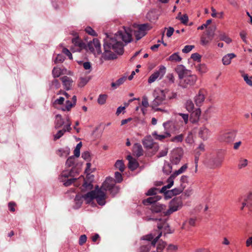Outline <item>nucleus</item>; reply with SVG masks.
<instances>
[{
	"label": "nucleus",
	"instance_id": "nucleus-59",
	"mask_svg": "<svg viewBox=\"0 0 252 252\" xmlns=\"http://www.w3.org/2000/svg\"><path fill=\"white\" fill-rule=\"evenodd\" d=\"M64 60V57L62 54H58L55 60V63H62Z\"/></svg>",
	"mask_w": 252,
	"mask_h": 252
},
{
	"label": "nucleus",
	"instance_id": "nucleus-15",
	"mask_svg": "<svg viewBox=\"0 0 252 252\" xmlns=\"http://www.w3.org/2000/svg\"><path fill=\"white\" fill-rule=\"evenodd\" d=\"M66 121H67L66 125L63 126L62 129L59 130L57 133L54 135V141H56L57 140L60 139L62 136L63 135L65 132H69L71 130V123L69 121V119L67 118L66 119Z\"/></svg>",
	"mask_w": 252,
	"mask_h": 252
},
{
	"label": "nucleus",
	"instance_id": "nucleus-19",
	"mask_svg": "<svg viewBox=\"0 0 252 252\" xmlns=\"http://www.w3.org/2000/svg\"><path fill=\"white\" fill-rule=\"evenodd\" d=\"M201 110L199 108L195 109L191 112L190 121L193 124H195L198 122L200 119L201 115Z\"/></svg>",
	"mask_w": 252,
	"mask_h": 252
},
{
	"label": "nucleus",
	"instance_id": "nucleus-38",
	"mask_svg": "<svg viewBox=\"0 0 252 252\" xmlns=\"http://www.w3.org/2000/svg\"><path fill=\"white\" fill-rule=\"evenodd\" d=\"M162 171L164 174L166 175L169 174L172 171L171 165L169 163H164L163 166Z\"/></svg>",
	"mask_w": 252,
	"mask_h": 252
},
{
	"label": "nucleus",
	"instance_id": "nucleus-36",
	"mask_svg": "<svg viewBox=\"0 0 252 252\" xmlns=\"http://www.w3.org/2000/svg\"><path fill=\"white\" fill-rule=\"evenodd\" d=\"M185 188L186 185H183V184H181L179 188H175L171 189V190L173 193V194L174 196H175L180 194L183 191Z\"/></svg>",
	"mask_w": 252,
	"mask_h": 252
},
{
	"label": "nucleus",
	"instance_id": "nucleus-26",
	"mask_svg": "<svg viewBox=\"0 0 252 252\" xmlns=\"http://www.w3.org/2000/svg\"><path fill=\"white\" fill-rule=\"evenodd\" d=\"M214 33L211 34L210 32L207 33V35H203L201 37V43L203 46H206L209 44L213 39Z\"/></svg>",
	"mask_w": 252,
	"mask_h": 252
},
{
	"label": "nucleus",
	"instance_id": "nucleus-5",
	"mask_svg": "<svg viewBox=\"0 0 252 252\" xmlns=\"http://www.w3.org/2000/svg\"><path fill=\"white\" fill-rule=\"evenodd\" d=\"M98 189H100L101 191L105 192L102 190L109 191L110 193L114 196L119 191L120 188L119 186L115 185V180L113 178L107 177L105 181L102 184L100 188H98Z\"/></svg>",
	"mask_w": 252,
	"mask_h": 252
},
{
	"label": "nucleus",
	"instance_id": "nucleus-58",
	"mask_svg": "<svg viewBox=\"0 0 252 252\" xmlns=\"http://www.w3.org/2000/svg\"><path fill=\"white\" fill-rule=\"evenodd\" d=\"M164 30H167V32H166V36L168 37H171L172 36V35L173 34L174 32V28L173 27H170L168 28H165Z\"/></svg>",
	"mask_w": 252,
	"mask_h": 252
},
{
	"label": "nucleus",
	"instance_id": "nucleus-40",
	"mask_svg": "<svg viewBox=\"0 0 252 252\" xmlns=\"http://www.w3.org/2000/svg\"><path fill=\"white\" fill-rule=\"evenodd\" d=\"M75 105L73 104L72 102H71L70 100H66L65 102V106L61 108V109L63 111H69L70 110L71 108Z\"/></svg>",
	"mask_w": 252,
	"mask_h": 252
},
{
	"label": "nucleus",
	"instance_id": "nucleus-12",
	"mask_svg": "<svg viewBox=\"0 0 252 252\" xmlns=\"http://www.w3.org/2000/svg\"><path fill=\"white\" fill-rule=\"evenodd\" d=\"M165 95L163 93V91H161L160 94L158 95L155 99L153 101L152 103V107L153 109L156 110V111H161V108H157L158 106L161 105L165 103Z\"/></svg>",
	"mask_w": 252,
	"mask_h": 252
},
{
	"label": "nucleus",
	"instance_id": "nucleus-47",
	"mask_svg": "<svg viewBox=\"0 0 252 252\" xmlns=\"http://www.w3.org/2000/svg\"><path fill=\"white\" fill-rule=\"evenodd\" d=\"M166 244L163 241H159L157 247V252H162L165 247Z\"/></svg>",
	"mask_w": 252,
	"mask_h": 252
},
{
	"label": "nucleus",
	"instance_id": "nucleus-24",
	"mask_svg": "<svg viewBox=\"0 0 252 252\" xmlns=\"http://www.w3.org/2000/svg\"><path fill=\"white\" fill-rule=\"evenodd\" d=\"M72 42L75 46L77 47V51H80L85 47V44L81 41L78 36L75 37L72 39Z\"/></svg>",
	"mask_w": 252,
	"mask_h": 252
},
{
	"label": "nucleus",
	"instance_id": "nucleus-45",
	"mask_svg": "<svg viewBox=\"0 0 252 252\" xmlns=\"http://www.w3.org/2000/svg\"><path fill=\"white\" fill-rule=\"evenodd\" d=\"M220 40L225 42L226 43L229 44L231 42L232 40L228 37L225 33H221L219 35Z\"/></svg>",
	"mask_w": 252,
	"mask_h": 252
},
{
	"label": "nucleus",
	"instance_id": "nucleus-4",
	"mask_svg": "<svg viewBox=\"0 0 252 252\" xmlns=\"http://www.w3.org/2000/svg\"><path fill=\"white\" fill-rule=\"evenodd\" d=\"M161 235L162 232L158 234L155 238L152 234L144 236L143 240H146L147 241L139 248L138 252H149L152 247H155L156 243Z\"/></svg>",
	"mask_w": 252,
	"mask_h": 252
},
{
	"label": "nucleus",
	"instance_id": "nucleus-51",
	"mask_svg": "<svg viewBox=\"0 0 252 252\" xmlns=\"http://www.w3.org/2000/svg\"><path fill=\"white\" fill-rule=\"evenodd\" d=\"M61 86L60 83L57 79H54L50 84V88H55V89H58L60 88Z\"/></svg>",
	"mask_w": 252,
	"mask_h": 252
},
{
	"label": "nucleus",
	"instance_id": "nucleus-60",
	"mask_svg": "<svg viewBox=\"0 0 252 252\" xmlns=\"http://www.w3.org/2000/svg\"><path fill=\"white\" fill-rule=\"evenodd\" d=\"M194 48L193 45H186L182 50V52L185 53L189 52Z\"/></svg>",
	"mask_w": 252,
	"mask_h": 252
},
{
	"label": "nucleus",
	"instance_id": "nucleus-35",
	"mask_svg": "<svg viewBox=\"0 0 252 252\" xmlns=\"http://www.w3.org/2000/svg\"><path fill=\"white\" fill-rule=\"evenodd\" d=\"M185 108L189 112H191L194 110V106L191 100H187L185 103Z\"/></svg>",
	"mask_w": 252,
	"mask_h": 252
},
{
	"label": "nucleus",
	"instance_id": "nucleus-33",
	"mask_svg": "<svg viewBox=\"0 0 252 252\" xmlns=\"http://www.w3.org/2000/svg\"><path fill=\"white\" fill-rule=\"evenodd\" d=\"M126 77H122L118 79L116 82L111 83V87L113 89H116L120 85H122L126 80Z\"/></svg>",
	"mask_w": 252,
	"mask_h": 252
},
{
	"label": "nucleus",
	"instance_id": "nucleus-10",
	"mask_svg": "<svg viewBox=\"0 0 252 252\" xmlns=\"http://www.w3.org/2000/svg\"><path fill=\"white\" fill-rule=\"evenodd\" d=\"M167 182L168 184L163 186L159 191V192L163 193L165 199H169L174 196L173 193L171 190H167L171 188L174 184V181L172 178H168Z\"/></svg>",
	"mask_w": 252,
	"mask_h": 252
},
{
	"label": "nucleus",
	"instance_id": "nucleus-2",
	"mask_svg": "<svg viewBox=\"0 0 252 252\" xmlns=\"http://www.w3.org/2000/svg\"><path fill=\"white\" fill-rule=\"evenodd\" d=\"M98 188V186H96L94 190L87 192L84 195L77 194L74 198L75 205L73 208L75 209H79L82 205L83 199L87 204L95 199L98 204L101 206L104 205L106 203V193Z\"/></svg>",
	"mask_w": 252,
	"mask_h": 252
},
{
	"label": "nucleus",
	"instance_id": "nucleus-34",
	"mask_svg": "<svg viewBox=\"0 0 252 252\" xmlns=\"http://www.w3.org/2000/svg\"><path fill=\"white\" fill-rule=\"evenodd\" d=\"M176 19L180 20L181 23L184 25H187L189 21V17L187 14H185L182 16L181 12L179 13Z\"/></svg>",
	"mask_w": 252,
	"mask_h": 252
},
{
	"label": "nucleus",
	"instance_id": "nucleus-64",
	"mask_svg": "<svg viewBox=\"0 0 252 252\" xmlns=\"http://www.w3.org/2000/svg\"><path fill=\"white\" fill-rule=\"evenodd\" d=\"M141 104L144 108H147L148 107L149 102L148 98L146 96H145L143 97Z\"/></svg>",
	"mask_w": 252,
	"mask_h": 252
},
{
	"label": "nucleus",
	"instance_id": "nucleus-1",
	"mask_svg": "<svg viewBox=\"0 0 252 252\" xmlns=\"http://www.w3.org/2000/svg\"><path fill=\"white\" fill-rule=\"evenodd\" d=\"M118 39H122L126 44L132 41L131 34L126 29L124 31H118L114 37H111L106 34L104 39V52L102 58L105 61L115 59L117 54L122 55L124 52V44Z\"/></svg>",
	"mask_w": 252,
	"mask_h": 252
},
{
	"label": "nucleus",
	"instance_id": "nucleus-8",
	"mask_svg": "<svg viewBox=\"0 0 252 252\" xmlns=\"http://www.w3.org/2000/svg\"><path fill=\"white\" fill-rule=\"evenodd\" d=\"M182 202L180 198H174L170 202L169 209L163 212L165 216H167L178 211L182 206Z\"/></svg>",
	"mask_w": 252,
	"mask_h": 252
},
{
	"label": "nucleus",
	"instance_id": "nucleus-61",
	"mask_svg": "<svg viewBox=\"0 0 252 252\" xmlns=\"http://www.w3.org/2000/svg\"><path fill=\"white\" fill-rule=\"evenodd\" d=\"M178 115L182 117L185 124H187L188 123L189 115L188 114H184V113H178Z\"/></svg>",
	"mask_w": 252,
	"mask_h": 252
},
{
	"label": "nucleus",
	"instance_id": "nucleus-17",
	"mask_svg": "<svg viewBox=\"0 0 252 252\" xmlns=\"http://www.w3.org/2000/svg\"><path fill=\"white\" fill-rule=\"evenodd\" d=\"M236 136L234 131H228L222 134L220 136V140L225 143H230L234 141Z\"/></svg>",
	"mask_w": 252,
	"mask_h": 252
},
{
	"label": "nucleus",
	"instance_id": "nucleus-42",
	"mask_svg": "<svg viewBox=\"0 0 252 252\" xmlns=\"http://www.w3.org/2000/svg\"><path fill=\"white\" fill-rule=\"evenodd\" d=\"M116 168L118 169L121 172H123L125 169V165L122 160H118L115 164Z\"/></svg>",
	"mask_w": 252,
	"mask_h": 252
},
{
	"label": "nucleus",
	"instance_id": "nucleus-28",
	"mask_svg": "<svg viewBox=\"0 0 252 252\" xmlns=\"http://www.w3.org/2000/svg\"><path fill=\"white\" fill-rule=\"evenodd\" d=\"M252 205V193H250L248 195L244 197V202L242 203L241 210H243L245 206H250Z\"/></svg>",
	"mask_w": 252,
	"mask_h": 252
},
{
	"label": "nucleus",
	"instance_id": "nucleus-29",
	"mask_svg": "<svg viewBox=\"0 0 252 252\" xmlns=\"http://www.w3.org/2000/svg\"><path fill=\"white\" fill-rule=\"evenodd\" d=\"M64 124V120L63 119L61 115L57 114L56 116V120L55 122V127L56 129L61 127Z\"/></svg>",
	"mask_w": 252,
	"mask_h": 252
},
{
	"label": "nucleus",
	"instance_id": "nucleus-63",
	"mask_svg": "<svg viewBox=\"0 0 252 252\" xmlns=\"http://www.w3.org/2000/svg\"><path fill=\"white\" fill-rule=\"evenodd\" d=\"M63 54H64L65 55H66L70 60L72 59V54H71V52L69 51V50L68 49H67V48H63Z\"/></svg>",
	"mask_w": 252,
	"mask_h": 252
},
{
	"label": "nucleus",
	"instance_id": "nucleus-25",
	"mask_svg": "<svg viewBox=\"0 0 252 252\" xmlns=\"http://www.w3.org/2000/svg\"><path fill=\"white\" fill-rule=\"evenodd\" d=\"M153 26L149 23H145L138 25V30L142 33H144L145 35L147 34V32L152 29Z\"/></svg>",
	"mask_w": 252,
	"mask_h": 252
},
{
	"label": "nucleus",
	"instance_id": "nucleus-27",
	"mask_svg": "<svg viewBox=\"0 0 252 252\" xmlns=\"http://www.w3.org/2000/svg\"><path fill=\"white\" fill-rule=\"evenodd\" d=\"M133 153L137 157L142 156L143 150L142 146L138 143L135 144L133 147Z\"/></svg>",
	"mask_w": 252,
	"mask_h": 252
},
{
	"label": "nucleus",
	"instance_id": "nucleus-31",
	"mask_svg": "<svg viewBox=\"0 0 252 252\" xmlns=\"http://www.w3.org/2000/svg\"><path fill=\"white\" fill-rule=\"evenodd\" d=\"M236 55L233 53H229L225 55L222 59V62L224 65H226L230 63L231 60L235 57Z\"/></svg>",
	"mask_w": 252,
	"mask_h": 252
},
{
	"label": "nucleus",
	"instance_id": "nucleus-23",
	"mask_svg": "<svg viewBox=\"0 0 252 252\" xmlns=\"http://www.w3.org/2000/svg\"><path fill=\"white\" fill-rule=\"evenodd\" d=\"M79 180H82L83 181V183L82 186V190L83 191H87L89 190H91L93 188V185L92 183V181H87L86 179H85L83 177H79Z\"/></svg>",
	"mask_w": 252,
	"mask_h": 252
},
{
	"label": "nucleus",
	"instance_id": "nucleus-32",
	"mask_svg": "<svg viewBox=\"0 0 252 252\" xmlns=\"http://www.w3.org/2000/svg\"><path fill=\"white\" fill-rule=\"evenodd\" d=\"M186 70L183 65H179L175 68V71L177 73L180 79H183Z\"/></svg>",
	"mask_w": 252,
	"mask_h": 252
},
{
	"label": "nucleus",
	"instance_id": "nucleus-37",
	"mask_svg": "<svg viewBox=\"0 0 252 252\" xmlns=\"http://www.w3.org/2000/svg\"><path fill=\"white\" fill-rule=\"evenodd\" d=\"M184 138V135L180 134L172 137L170 141L174 143H180L183 141Z\"/></svg>",
	"mask_w": 252,
	"mask_h": 252
},
{
	"label": "nucleus",
	"instance_id": "nucleus-44",
	"mask_svg": "<svg viewBox=\"0 0 252 252\" xmlns=\"http://www.w3.org/2000/svg\"><path fill=\"white\" fill-rule=\"evenodd\" d=\"M107 95L105 94H100L97 99V102L99 104L103 105L106 102Z\"/></svg>",
	"mask_w": 252,
	"mask_h": 252
},
{
	"label": "nucleus",
	"instance_id": "nucleus-54",
	"mask_svg": "<svg viewBox=\"0 0 252 252\" xmlns=\"http://www.w3.org/2000/svg\"><path fill=\"white\" fill-rule=\"evenodd\" d=\"M115 183H121L123 181L122 175L121 173L119 172H116L115 173Z\"/></svg>",
	"mask_w": 252,
	"mask_h": 252
},
{
	"label": "nucleus",
	"instance_id": "nucleus-49",
	"mask_svg": "<svg viewBox=\"0 0 252 252\" xmlns=\"http://www.w3.org/2000/svg\"><path fill=\"white\" fill-rule=\"evenodd\" d=\"M159 190L156 188H152L148 190L147 192L146 193L148 196H152L154 195H156L158 192H159Z\"/></svg>",
	"mask_w": 252,
	"mask_h": 252
},
{
	"label": "nucleus",
	"instance_id": "nucleus-50",
	"mask_svg": "<svg viewBox=\"0 0 252 252\" xmlns=\"http://www.w3.org/2000/svg\"><path fill=\"white\" fill-rule=\"evenodd\" d=\"M52 74L54 78L59 77L61 74V69L58 67H54L52 70Z\"/></svg>",
	"mask_w": 252,
	"mask_h": 252
},
{
	"label": "nucleus",
	"instance_id": "nucleus-41",
	"mask_svg": "<svg viewBox=\"0 0 252 252\" xmlns=\"http://www.w3.org/2000/svg\"><path fill=\"white\" fill-rule=\"evenodd\" d=\"M169 60L173 62H179L181 61L182 58L179 56L178 53H175L172 54L169 57Z\"/></svg>",
	"mask_w": 252,
	"mask_h": 252
},
{
	"label": "nucleus",
	"instance_id": "nucleus-20",
	"mask_svg": "<svg viewBox=\"0 0 252 252\" xmlns=\"http://www.w3.org/2000/svg\"><path fill=\"white\" fill-rule=\"evenodd\" d=\"M61 79L62 81L64 89L66 90H70L73 84L72 79L70 77L67 76H64L61 77Z\"/></svg>",
	"mask_w": 252,
	"mask_h": 252
},
{
	"label": "nucleus",
	"instance_id": "nucleus-3",
	"mask_svg": "<svg viewBox=\"0 0 252 252\" xmlns=\"http://www.w3.org/2000/svg\"><path fill=\"white\" fill-rule=\"evenodd\" d=\"M161 197L158 195H155L150 197L143 201V203L145 205H151V210L153 213H161L165 211L166 206L158 202V201L161 199Z\"/></svg>",
	"mask_w": 252,
	"mask_h": 252
},
{
	"label": "nucleus",
	"instance_id": "nucleus-46",
	"mask_svg": "<svg viewBox=\"0 0 252 252\" xmlns=\"http://www.w3.org/2000/svg\"><path fill=\"white\" fill-rule=\"evenodd\" d=\"M75 159L74 156L69 157L66 160L65 165L67 167H71L74 165Z\"/></svg>",
	"mask_w": 252,
	"mask_h": 252
},
{
	"label": "nucleus",
	"instance_id": "nucleus-13",
	"mask_svg": "<svg viewBox=\"0 0 252 252\" xmlns=\"http://www.w3.org/2000/svg\"><path fill=\"white\" fill-rule=\"evenodd\" d=\"M88 49L92 53L96 52L97 54L101 53V45L99 41L97 38L94 39L88 43Z\"/></svg>",
	"mask_w": 252,
	"mask_h": 252
},
{
	"label": "nucleus",
	"instance_id": "nucleus-21",
	"mask_svg": "<svg viewBox=\"0 0 252 252\" xmlns=\"http://www.w3.org/2000/svg\"><path fill=\"white\" fill-rule=\"evenodd\" d=\"M127 159L128 160V167L132 171L135 170L139 166L137 161L133 158L130 155L127 156Z\"/></svg>",
	"mask_w": 252,
	"mask_h": 252
},
{
	"label": "nucleus",
	"instance_id": "nucleus-53",
	"mask_svg": "<svg viewBox=\"0 0 252 252\" xmlns=\"http://www.w3.org/2000/svg\"><path fill=\"white\" fill-rule=\"evenodd\" d=\"M76 180V178H71L69 179H66L65 180H62V181L63 182L64 186H65V187H67L71 185Z\"/></svg>",
	"mask_w": 252,
	"mask_h": 252
},
{
	"label": "nucleus",
	"instance_id": "nucleus-16",
	"mask_svg": "<svg viewBox=\"0 0 252 252\" xmlns=\"http://www.w3.org/2000/svg\"><path fill=\"white\" fill-rule=\"evenodd\" d=\"M206 92L204 90L201 89L194 97V101L197 106H201L204 102Z\"/></svg>",
	"mask_w": 252,
	"mask_h": 252
},
{
	"label": "nucleus",
	"instance_id": "nucleus-30",
	"mask_svg": "<svg viewBox=\"0 0 252 252\" xmlns=\"http://www.w3.org/2000/svg\"><path fill=\"white\" fill-rule=\"evenodd\" d=\"M187 164H185L182 167H181L178 170H176L169 178H172V180L174 181V179L177 176L184 173L187 170Z\"/></svg>",
	"mask_w": 252,
	"mask_h": 252
},
{
	"label": "nucleus",
	"instance_id": "nucleus-56",
	"mask_svg": "<svg viewBox=\"0 0 252 252\" xmlns=\"http://www.w3.org/2000/svg\"><path fill=\"white\" fill-rule=\"evenodd\" d=\"M201 56L197 53H193L191 56V58L194 61L200 62Z\"/></svg>",
	"mask_w": 252,
	"mask_h": 252
},
{
	"label": "nucleus",
	"instance_id": "nucleus-48",
	"mask_svg": "<svg viewBox=\"0 0 252 252\" xmlns=\"http://www.w3.org/2000/svg\"><path fill=\"white\" fill-rule=\"evenodd\" d=\"M214 164L213 165H210V167L211 168H215L218 167L220 166L222 160L220 159H217L216 160H213Z\"/></svg>",
	"mask_w": 252,
	"mask_h": 252
},
{
	"label": "nucleus",
	"instance_id": "nucleus-9",
	"mask_svg": "<svg viewBox=\"0 0 252 252\" xmlns=\"http://www.w3.org/2000/svg\"><path fill=\"white\" fill-rule=\"evenodd\" d=\"M166 73V67L163 65H160L158 69L156 70L149 77L148 82L151 84L157 80L161 79Z\"/></svg>",
	"mask_w": 252,
	"mask_h": 252
},
{
	"label": "nucleus",
	"instance_id": "nucleus-62",
	"mask_svg": "<svg viewBox=\"0 0 252 252\" xmlns=\"http://www.w3.org/2000/svg\"><path fill=\"white\" fill-rule=\"evenodd\" d=\"M240 36L245 43L248 44V40H247V33L245 31H242L240 33Z\"/></svg>",
	"mask_w": 252,
	"mask_h": 252
},
{
	"label": "nucleus",
	"instance_id": "nucleus-52",
	"mask_svg": "<svg viewBox=\"0 0 252 252\" xmlns=\"http://www.w3.org/2000/svg\"><path fill=\"white\" fill-rule=\"evenodd\" d=\"M85 32L91 35L94 36H97L96 32L91 27H86L85 29Z\"/></svg>",
	"mask_w": 252,
	"mask_h": 252
},
{
	"label": "nucleus",
	"instance_id": "nucleus-55",
	"mask_svg": "<svg viewBox=\"0 0 252 252\" xmlns=\"http://www.w3.org/2000/svg\"><path fill=\"white\" fill-rule=\"evenodd\" d=\"M243 78L247 84L250 86H252V77L249 78L248 74H244Z\"/></svg>",
	"mask_w": 252,
	"mask_h": 252
},
{
	"label": "nucleus",
	"instance_id": "nucleus-43",
	"mask_svg": "<svg viewBox=\"0 0 252 252\" xmlns=\"http://www.w3.org/2000/svg\"><path fill=\"white\" fill-rule=\"evenodd\" d=\"M196 68L200 73H204L207 71V67L204 64H199L196 66Z\"/></svg>",
	"mask_w": 252,
	"mask_h": 252
},
{
	"label": "nucleus",
	"instance_id": "nucleus-7",
	"mask_svg": "<svg viewBox=\"0 0 252 252\" xmlns=\"http://www.w3.org/2000/svg\"><path fill=\"white\" fill-rule=\"evenodd\" d=\"M147 221L151 220H158V228L159 232H158V234L162 232V234L163 233L164 234L171 233L170 229L169 228V224L166 222V220H161V218H147L146 219Z\"/></svg>",
	"mask_w": 252,
	"mask_h": 252
},
{
	"label": "nucleus",
	"instance_id": "nucleus-57",
	"mask_svg": "<svg viewBox=\"0 0 252 252\" xmlns=\"http://www.w3.org/2000/svg\"><path fill=\"white\" fill-rule=\"evenodd\" d=\"M134 34L137 40H140L141 38H142L143 36H145L144 33L143 34L140 32V31L138 29L137 31H135L134 32Z\"/></svg>",
	"mask_w": 252,
	"mask_h": 252
},
{
	"label": "nucleus",
	"instance_id": "nucleus-18",
	"mask_svg": "<svg viewBox=\"0 0 252 252\" xmlns=\"http://www.w3.org/2000/svg\"><path fill=\"white\" fill-rule=\"evenodd\" d=\"M211 135V131L205 126H202L200 127L198 131L199 137L203 140H207Z\"/></svg>",
	"mask_w": 252,
	"mask_h": 252
},
{
	"label": "nucleus",
	"instance_id": "nucleus-22",
	"mask_svg": "<svg viewBox=\"0 0 252 252\" xmlns=\"http://www.w3.org/2000/svg\"><path fill=\"white\" fill-rule=\"evenodd\" d=\"M154 143L151 135L146 136L142 140V144L146 149H152L154 146Z\"/></svg>",
	"mask_w": 252,
	"mask_h": 252
},
{
	"label": "nucleus",
	"instance_id": "nucleus-39",
	"mask_svg": "<svg viewBox=\"0 0 252 252\" xmlns=\"http://www.w3.org/2000/svg\"><path fill=\"white\" fill-rule=\"evenodd\" d=\"M248 161L247 159L241 158L239 160L238 167L239 169H242L248 165Z\"/></svg>",
	"mask_w": 252,
	"mask_h": 252
},
{
	"label": "nucleus",
	"instance_id": "nucleus-6",
	"mask_svg": "<svg viewBox=\"0 0 252 252\" xmlns=\"http://www.w3.org/2000/svg\"><path fill=\"white\" fill-rule=\"evenodd\" d=\"M174 123L172 121H167L163 124V126L165 131L163 134H158L157 131H155L152 133V135L156 140L161 141L165 138L171 136L170 131L171 127H174Z\"/></svg>",
	"mask_w": 252,
	"mask_h": 252
},
{
	"label": "nucleus",
	"instance_id": "nucleus-14",
	"mask_svg": "<svg viewBox=\"0 0 252 252\" xmlns=\"http://www.w3.org/2000/svg\"><path fill=\"white\" fill-rule=\"evenodd\" d=\"M183 150L182 149H177L174 150L170 157V160L173 164H178L183 156Z\"/></svg>",
	"mask_w": 252,
	"mask_h": 252
},
{
	"label": "nucleus",
	"instance_id": "nucleus-11",
	"mask_svg": "<svg viewBox=\"0 0 252 252\" xmlns=\"http://www.w3.org/2000/svg\"><path fill=\"white\" fill-rule=\"evenodd\" d=\"M197 80V76L195 75H191L187 76H184L183 79H180L179 85L184 88L193 85Z\"/></svg>",
	"mask_w": 252,
	"mask_h": 252
}]
</instances>
